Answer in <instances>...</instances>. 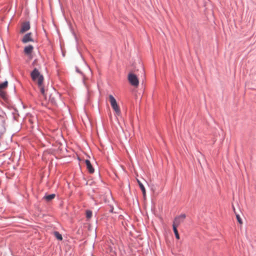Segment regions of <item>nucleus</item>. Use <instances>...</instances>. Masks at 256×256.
<instances>
[{
    "label": "nucleus",
    "mask_w": 256,
    "mask_h": 256,
    "mask_svg": "<svg viewBox=\"0 0 256 256\" xmlns=\"http://www.w3.org/2000/svg\"><path fill=\"white\" fill-rule=\"evenodd\" d=\"M86 168L88 172L91 174L93 173L94 171V170L93 168L92 165L91 164L90 161L88 160H86Z\"/></svg>",
    "instance_id": "nucleus-8"
},
{
    "label": "nucleus",
    "mask_w": 256,
    "mask_h": 256,
    "mask_svg": "<svg viewBox=\"0 0 256 256\" xmlns=\"http://www.w3.org/2000/svg\"><path fill=\"white\" fill-rule=\"evenodd\" d=\"M30 28V24L29 22H24L22 24L21 28L20 30V33H24L28 30Z\"/></svg>",
    "instance_id": "nucleus-6"
},
{
    "label": "nucleus",
    "mask_w": 256,
    "mask_h": 256,
    "mask_svg": "<svg viewBox=\"0 0 256 256\" xmlns=\"http://www.w3.org/2000/svg\"><path fill=\"white\" fill-rule=\"evenodd\" d=\"M86 218H90L92 216V212L90 210H87L86 212Z\"/></svg>",
    "instance_id": "nucleus-14"
},
{
    "label": "nucleus",
    "mask_w": 256,
    "mask_h": 256,
    "mask_svg": "<svg viewBox=\"0 0 256 256\" xmlns=\"http://www.w3.org/2000/svg\"><path fill=\"white\" fill-rule=\"evenodd\" d=\"M50 99L51 100L52 102H54V99L53 98H51V96H50Z\"/></svg>",
    "instance_id": "nucleus-18"
},
{
    "label": "nucleus",
    "mask_w": 256,
    "mask_h": 256,
    "mask_svg": "<svg viewBox=\"0 0 256 256\" xmlns=\"http://www.w3.org/2000/svg\"><path fill=\"white\" fill-rule=\"evenodd\" d=\"M0 95L3 98L5 96V92L2 90H0Z\"/></svg>",
    "instance_id": "nucleus-17"
},
{
    "label": "nucleus",
    "mask_w": 256,
    "mask_h": 256,
    "mask_svg": "<svg viewBox=\"0 0 256 256\" xmlns=\"http://www.w3.org/2000/svg\"><path fill=\"white\" fill-rule=\"evenodd\" d=\"M128 80L130 84L135 87H138L139 84V81L138 77L134 74L130 73L128 75Z\"/></svg>",
    "instance_id": "nucleus-3"
},
{
    "label": "nucleus",
    "mask_w": 256,
    "mask_h": 256,
    "mask_svg": "<svg viewBox=\"0 0 256 256\" xmlns=\"http://www.w3.org/2000/svg\"><path fill=\"white\" fill-rule=\"evenodd\" d=\"M54 234L55 236V237L58 240H62V237L61 234H60L58 232H54Z\"/></svg>",
    "instance_id": "nucleus-12"
},
{
    "label": "nucleus",
    "mask_w": 256,
    "mask_h": 256,
    "mask_svg": "<svg viewBox=\"0 0 256 256\" xmlns=\"http://www.w3.org/2000/svg\"><path fill=\"white\" fill-rule=\"evenodd\" d=\"M34 50V47L32 45L26 46L24 48V52L26 54L30 56Z\"/></svg>",
    "instance_id": "nucleus-7"
},
{
    "label": "nucleus",
    "mask_w": 256,
    "mask_h": 256,
    "mask_svg": "<svg viewBox=\"0 0 256 256\" xmlns=\"http://www.w3.org/2000/svg\"><path fill=\"white\" fill-rule=\"evenodd\" d=\"M30 76L32 80L37 84L40 92L44 98L45 99H46L47 93L45 92L43 84L44 78L43 76L40 74L37 68H34V70L31 72Z\"/></svg>",
    "instance_id": "nucleus-1"
},
{
    "label": "nucleus",
    "mask_w": 256,
    "mask_h": 256,
    "mask_svg": "<svg viewBox=\"0 0 256 256\" xmlns=\"http://www.w3.org/2000/svg\"><path fill=\"white\" fill-rule=\"evenodd\" d=\"M32 34L31 32H29L25 34L22 40V42L24 44H26L30 42H33L34 40L32 38Z\"/></svg>",
    "instance_id": "nucleus-5"
},
{
    "label": "nucleus",
    "mask_w": 256,
    "mask_h": 256,
    "mask_svg": "<svg viewBox=\"0 0 256 256\" xmlns=\"http://www.w3.org/2000/svg\"><path fill=\"white\" fill-rule=\"evenodd\" d=\"M8 81H5L4 82L0 84V90H2L6 88L8 86Z\"/></svg>",
    "instance_id": "nucleus-13"
},
{
    "label": "nucleus",
    "mask_w": 256,
    "mask_h": 256,
    "mask_svg": "<svg viewBox=\"0 0 256 256\" xmlns=\"http://www.w3.org/2000/svg\"><path fill=\"white\" fill-rule=\"evenodd\" d=\"M109 99L110 105L114 111L116 112V115L120 116V110L117 104L116 100L112 95L109 96Z\"/></svg>",
    "instance_id": "nucleus-2"
},
{
    "label": "nucleus",
    "mask_w": 256,
    "mask_h": 256,
    "mask_svg": "<svg viewBox=\"0 0 256 256\" xmlns=\"http://www.w3.org/2000/svg\"><path fill=\"white\" fill-rule=\"evenodd\" d=\"M136 180H137V182H138V185H139V186H140V189H141V190H142V192L143 196H144V198H145L146 196V189L144 188V186L143 184L140 182V181L139 180L137 179Z\"/></svg>",
    "instance_id": "nucleus-9"
},
{
    "label": "nucleus",
    "mask_w": 256,
    "mask_h": 256,
    "mask_svg": "<svg viewBox=\"0 0 256 256\" xmlns=\"http://www.w3.org/2000/svg\"><path fill=\"white\" fill-rule=\"evenodd\" d=\"M186 214H182L176 216L173 222V226H178L186 218Z\"/></svg>",
    "instance_id": "nucleus-4"
},
{
    "label": "nucleus",
    "mask_w": 256,
    "mask_h": 256,
    "mask_svg": "<svg viewBox=\"0 0 256 256\" xmlns=\"http://www.w3.org/2000/svg\"><path fill=\"white\" fill-rule=\"evenodd\" d=\"M172 227H173V230H174V233L176 238V239L179 240L180 239V236H179V234H178V230H177V227L178 226H174L172 225Z\"/></svg>",
    "instance_id": "nucleus-11"
},
{
    "label": "nucleus",
    "mask_w": 256,
    "mask_h": 256,
    "mask_svg": "<svg viewBox=\"0 0 256 256\" xmlns=\"http://www.w3.org/2000/svg\"><path fill=\"white\" fill-rule=\"evenodd\" d=\"M236 219H237L238 222L240 224H242V220H241V218H240V216L238 214H236Z\"/></svg>",
    "instance_id": "nucleus-16"
},
{
    "label": "nucleus",
    "mask_w": 256,
    "mask_h": 256,
    "mask_svg": "<svg viewBox=\"0 0 256 256\" xmlns=\"http://www.w3.org/2000/svg\"><path fill=\"white\" fill-rule=\"evenodd\" d=\"M56 196L55 194H51L48 196H46L44 197V198L46 199L47 201H50L54 199Z\"/></svg>",
    "instance_id": "nucleus-10"
},
{
    "label": "nucleus",
    "mask_w": 256,
    "mask_h": 256,
    "mask_svg": "<svg viewBox=\"0 0 256 256\" xmlns=\"http://www.w3.org/2000/svg\"><path fill=\"white\" fill-rule=\"evenodd\" d=\"M32 65L34 68H37V66H39V64H38V60H34L32 62Z\"/></svg>",
    "instance_id": "nucleus-15"
}]
</instances>
